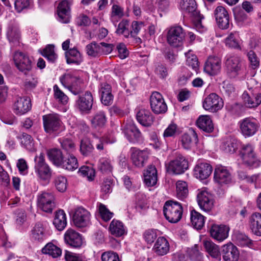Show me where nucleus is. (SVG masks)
<instances>
[{"instance_id": "26", "label": "nucleus", "mask_w": 261, "mask_h": 261, "mask_svg": "<svg viewBox=\"0 0 261 261\" xmlns=\"http://www.w3.org/2000/svg\"><path fill=\"white\" fill-rule=\"evenodd\" d=\"M47 237L48 234L43 224L41 222L36 223L31 231L32 240L37 242H42L47 238Z\"/></svg>"}, {"instance_id": "39", "label": "nucleus", "mask_w": 261, "mask_h": 261, "mask_svg": "<svg viewBox=\"0 0 261 261\" xmlns=\"http://www.w3.org/2000/svg\"><path fill=\"white\" fill-rule=\"evenodd\" d=\"M107 118L106 113L102 111L95 113L92 117L90 122L94 128H102L106 124Z\"/></svg>"}, {"instance_id": "63", "label": "nucleus", "mask_w": 261, "mask_h": 261, "mask_svg": "<svg viewBox=\"0 0 261 261\" xmlns=\"http://www.w3.org/2000/svg\"><path fill=\"white\" fill-rule=\"evenodd\" d=\"M98 210L100 216L104 221H108L112 218L113 213L110 212L104 204L100 203Z\"/></svg>"}, {"instance_id": "16", "label": "nucleus", "mask_w": 261, "mask_h": 261, "mask_svg": "<svg viewBox=\"0 0 261 261\" xmlns=\"http://www.w3.org/2000/svg\"><path fill=\"white\" fill-rule=\"evenodd\" d=\"M90 214L85 208L80 207L76 208L73 215L74 225L79 227L88 226L90 222Z\"/></svg>"}, {"instance_id": "27", "label": "nucleus", "mask_w": 261, "mask_h": 261, "mask_svg": "<svg viewBox=\"0 0 261 261\" xmlns=\"http://www.w3.org/2000/svg\"><path fill=\"white\" fill-rule=\"evenodd\" d=\"M180 7L184 14L190 17L196 18L199 14L195 0H182Z\"/></svg>"}, {"instance_id": "15", "label": "nucleus", "mask_w": 261, "mask_h": 261, "mask_svg": "<svg viewBox=\"0 0 261 261\" xmlns=\"http://www.w3.org/2000/svg\"><path fill=\"white\" fill-rule=\"evenodd\" d=\"M197 200L200 208L209 212L214 207V200L211 194L205 190L199 191L197 195Z\"/></svg>"}, {"instance_id": "19", "label": "nucleus", "mask_w": 261, "mask_h": 261, "mask_svg": "<svg viewBox=\"0 0 261 261\" xmlns=\"http://www.w3.org/2000/svg\"><path fill=\"white\" fill-rule=\"evenodd\" d=\"M221 254L224 261H238L240 256L237 247L231 243L222 246Z\"/></svg>"}, {"instance_id": "33", "label": "nucleus", "mask_w": 261, "mask_h": 261, "mask_svg": "<svg viewBox=\"0 0 261 261\" xmlns=\"http://www.w3.org/2000/svg\"><path fill=\"white\" fill-rule=\"evenodd\" d=\"M181 141L183 147L186 149H189L194 143L196 144L197 143V134L194 129L191 128L188 133L184 134L182 136Z\"/></svg>"}, {"instance_id": "21", "label": "nucleus", "mask_w": 261, "mask_h": 261, "mask_svg": "<svg viewBox=\"0 0 261 261\" xmlns=\"http://www.w3.org/2000/svg\"><path fill=\"white\" fill-rule=\"evenodd\" d=\"M221 69V60L220 58L215 56L208 57L205 62L204 70L211 75L218 74Z\"/></svg>"}, {"instance_id": "6", "label": "nucleus", "mask_w": 261, "mask_h": 261, "mask_svg": "<svg viewBox=\"0 0 261 261\" xmlns=\"http://www.w3.org/2000/svg\"><path fill=\"white\" fill-rule=\"evenodd\" d=\"M37 205L43 211L51 213L55 207V198L53 193L43 192L37 196Z\"/></svg>"}, {"instance_id": "36", "label": "nucleus", "mask_w": 261, "mask_h": 261, "mask_svg": "<svg viewBox=\"0 0 261 261\" xmlns=\"http://www.w3.org/2000/svg\"><path fill=\"white\" fill-rule=\"evenodd\" d=\"M6 35L12 45L17 46L19 44L21 35L17 27L13 25L9 26Z\"/></svg>"}, {"instance_id": "48", "label": "nucleus", "mask_w": 261, "mask_h": 261, "mask_svg": "<svg viewBox=\"0 0 261 261\" xmlns=\"http://www.w3.org/2000/svg\"><path fill=\"white\" fill-rule=\"evenodd\" d=\"M189 194L188 185L186 182L179 180L176 182V196L181 200L186 198Z\"/></svg>"}, {"instance_id": "47", "label": "nucleus", "mask_w": 261, "mask_h": 261, "mask_svg": "<svg viewBox=\"0 0 261 261\" xmlns=\"http://www.w3.org/2000/svg\"><path fill=\"white\" fill-rule=\"evenodd\" d=\"M42 252L44 254H49L54 258L60 256L62 253L61 249L51 243L47 244L42 249Z\"/></svg>"}, {"instance_id": "54", "label": "nucleus", "mask_w": 261, "mask_h": 261, "mask_svg": "<svg viewBox=\"0 0 261 261\" xmlns=\"http://www.w3.org/2000/svg\"><path fill=\"white\" fill-rule=\"evenodd\" d=\"M53 45H48L41 51V54L49 62H54L57 60L58 56L55 53Z\"/></svg>"}, {"instance_id": "29", "label": "nucleus", "mask_w": 261, "mask_h": 261, "mask_svg": "<svg viewBox=\"0 0 261 261\" xmlns=\"http://www.w3.org/2000/svg\"><path fill=\"white\" fill-rule=\"evenodd\" d=\"M100 100L105 106L111 105L113 101L114 96L112 94V88L110 85L104 83L100 85L99 90Z\"/></svg>"}, {"instance_id": "22", "label": "nucleus", "mask_w": 261, "mask_h": 261, "mask_svg": "<svg viewBox=\"0 0 261 261\" xmlns=\"http://www.w3.org/2000/svg\"><path fill=\"white\" fill-rule=\"evenodd\" d=\"M123 132L127 139L130 142H137L141 139V132L133 123H126L123 126Z\"/></svg>"}, {"instance_id": "12", "label": "nucleus", "mask_w": 261, "mask_h": 261, "mask_svg": "<svg viewBox=\"0 0 261 261\" xmlns=\"http://www.w3.org/2000/svg\"><path fill=\"white\" fill-rule=\"evenodd\" d=\"M13 60L20 71L26 73L32 69V62L27 54L19 51H15L13 55Z\"/></svg>"}, {"instance_id": "23", "label": "nucleus", "mask_w": 261, "mask_h": 261, "mask_svg": "<svg viewBox=\"0 0 261 261\" xmlns=\"http://www.w3.org/2000/svg\"><path fill=\"white\" fill-rule=\"evenodd\" d=\"M215 16L219 27L226 29L229 24V17L227 11L222 6L217 7L215 10Z\"/></svg>"}, {"instance_id": "13", "label": "nucleus", "mask_w": 261, "mask_h": 261, "mask_svg": "<svg viewBox=\"0 0 261 261\" xmlns=\"http://www.w3.org/2000/svg\"><path fill=\"white\" fill-rule=\"evenodd\" d=\"M225 65L227 73L231 77H236L240 73L241 70L240 59L236 56H227Z\"/></svg>"}, {"instance_id": "61", "label": "nucleus", "mask_w": 261, "mask_h": 261, "mask_svg": "<svg viewBox=\"0 0 261 261\" xmlns=\"http://www.w3.org/2000/svg\"><path fill=\"white\" fill-rule=\"evenodd\" d=\"M79 173L84 177H87L89 180H92L95 176L94 169L88 166H83L79 169Z\"/></svg>"}, {"instance_id": "8", "label": "nucleus", "mask_w": 261, "mask_h": 261, "mask_svg": "<svg viewBox=\"0 0 261 261\" xmlns=\"http://www.w3.org/2000/svg\"><path fill=\"white\" fill-rule=\"evenodd\" d=\"M224 105L222 99L214 93L210 94L203 101V108L206 111L215 113L221 110Z\"/></svg>"}, {"instance_id": "51", "label": "nucleus", "mask_w": 261, "mask_h": 261, "mask_svg": "<svg viewBox=\"0 0 261 261\" xmlns=\"http://www.w3.org/2000/svg\"><path fill=\"white\" fill-rule=\"evenodd\" d=\"M185 56L187 65L197 73L199 69V63L196 56L192 54L190 50L185 53Z\"/></svg>"}, {"instance_id": "49", "label": "nucleus", "mask_w": 261, "mask_h": 261, "mask_svg": "<svg viewBox=\"0 0 261 261\" xmlns=\"http://www.w3.org/2000/svg\"><path fill=\"white\" fill-rule=\"evenodd\" d=\"M130 36L136 38L137 35L140 34L143 36L146 30L145 25L142 21H134L132 23Z\"/></svg>"}, {"instance_id": "1", "label": "nucleus", "mask_w": 261, "mask_h": 261, "mask_svg": "<svg viewBox=\"0 0 261 261\" xmlns=\"http://www.w3.org/2000/svg\"><path fill=\"white\" fill-rule=\"evenodd\" d=\"M165 218L171 223H177L182 216V207L181 204L176 201H166L163 209Z\"/></svg>"}, {"instance_id": "58", "label": "nucleus", "mask_w": 261, "mask_h": 261, "mask_svg": "<svg viewBox=\"0 0 261 261\" xmlns=\"http://www.w3.org/2000/svg\"><path fill=\"white\" fill-rule=\"evenodd\" d=\"M21 144L29 151H32L34 150V143L32 137L26 133H22L20 137Z\"/></svg>"}, {"instance_id": "38", "label": "nucleus", "mask_w": 261, "mask_h": 261, "mask_svg": "<svg viewBox=\"0 0 261 261\" xmlns=\"http://www.w3.org/2000/svg\"><path fill=\"white\" fill-rule=\"evenodd\" d=\"M203 244L206 251L212 257L221 260V252L217 245L211 240H204Z\"/></svg>"}, {"instance_id": "42", "label": "nucleus", "mask_w": 261, "mask_h": 261, "mask_svg": "<svg viewBox=\"0 0 261 261\" xmlns=\"http://www.w3.org/2000/svg\"><path fill=\"white\" fill-rule=\"evenodd\" d=\"M53 224L59 231L63 230L67 225L66 214L63 210H59L56 212Z\"/></svg>"}, {"instance_id": "55", "label": "nucleus", "mask_w": 261, "mask_h": 261, "mask_svg": "<svg viewBox=\"0 0 261 261\" xmlns=\"http://www.w3.org/2000/svg\"><path fill=\"white\" fill-rule=\"evenodd\" d=\"M93 150V147L90 141L87 139H83L81 142L80 151L81 153L85 155H89Z\"/></svg>"}, {"instance_id": "56", "label": "nucleus", "mask_w": 261, "mask_h": 261, "mask_svg": "<svg viewBox=\"0 0 261 261\" xmlns=\"http://www.w3.org/2000/svg\"><path fill=\"white\" fill-rule=\"evenodd\" d=\"M87 54L89 56L96 57L101 53V46L95 42L88 44L86 47Z\"/></svg>"}, {"instance_id": "20", "label": "nucleus", "mask_w": 261, "mask_h": 261, "mask_svg": "<svg viewBox=\"0 0 261 261\" xmlns=\"http://www.w3.org/2000/svg\"><path fill=\"white\" fill-rule=\"evenodd\" d=\"M214 180L219 184H228L232 180V176L226 167L217 166L214 171Z\"/></svg>"}, {"instance_id": "11", "label": "nucleus", "mask_w": 261, "mask_h": 261, "mask_svg": "<svg viewBox=\"0 0 261 261\" xmlns=\"http://www.w3.org/2000/svg\"><path fill=\"white\" fill-rule=\"evenodd\" d=\"M93 97L91 92L86 91L84 94L80 95L76 100L75 106L82 113L89 114L92 108Z\"/></svg>"}, {"instance_id": "18", "label": "nucleus", "mask_w": 261, "mask_h": 261, "mask_svg": "<svg viewBox=\"0 0 261 261\" xmlns=\"http://www.w3.org/2000/svg\"><path fill=\"white\" fill-rule=\"evenodd\" d=\"M31 107L30 98L26 96L17 97L14 102L13 110L16 115H22L29 111Z\"/></svg>"}, {"instance_id": "44", "label": "nucleus", "mask_w": 261, "mask_h": 261, "mask_svg": "<svg viewBox=\"0 0 261 261\" xmlns=\"http://www.w3.org/2000/svg\"><path fill=\"white\" fill-rule=\"evenodd\" d=\"M191 222L196 229H201L204 225V217L200 213L193 210L191 211Z\"/></svg>"}, {"instance_id": "28", "label": "nucleus", "mask_w": 261, "mask_h": 261, "mask_svg": "<svg viewBox=\"0 0 261 261\" xmlns=\"http://www.w3.org/2000/svg\"><path fill=\"white\" fill-rule=\"evenodd\" d=\"M59 21L67 23L70 20V4L67 0L61 2L57 8Z\"/></svg>"}, {"instance_id": "57", "label": "nucleus", "mask_w": 261, "mask_h": 261, "mask_svg": "<svg viewBox=\"0 0 261 261\" xmlns=\"http://www.w3.org/2000/svg\"><path fill=\"white\" fill-rule=\"evenodd\" d=\"M54 184L58 191L64 192L67 189V180L64 176H59L55 178Z\"/></svg>"}, {"instance_id": "24", "label": "nucleus", "mask_w": 261, "mask_h": 261, "mask_svg": "<svg viewBox=\"0 0 261 261\" xmlns=\"http://www.w3.org/2000/svg\"><path fill=\"white\" fill-rule=\"evenodd\" d=\"M229 229L224 225H213L210 229L211 236L213 238L222 242L228 236Z\"/></svg>"}, {"instance_id": "46", "label": "nucleus", "mask_w": 261, "mask_h": 261, "mask_svg": "<svg viewBox=\"0 0 261 261\" xmlns=\"http://www.w3.org/2000/svg\"><path fill=\"white\" fill-rule=\"evenodd\" d=\"M109 229L112 234L120 237L124 233V228L121 222L113 220L110 223Z\"/></svg>"}, {"instance_id": "32", "label": "nucleus", "mask_w": 261, "mask_h": 261, "mask_svg": "<svg viewBox=\"0 0 261 261\" xmlns=\"http://www.w3.org/2000/svg\"><path fill=\"white\" fill-rule=\"evenodd\" d=\"M144 180L148 187L154 186L158 181L157 170L154 166L150 165L144 172Z\"/></svg>"}, {"instance_id": "53", "label": "nucleus", "mask_w": 261, "mask_h": 261, "mask_svg": "<svg viewBox=\"0 0 261 261\" xmlns=\"http://www.w3.org/2000/svg\"><path fill=\"white\" fill-rule=\"evenodd\" d=\"M98 169L103 173H111L113 169L111 161L106 158L100 159L98 163Z\"/></svg>"}, {"instance_id": "3", "label": "nucleus", "mask_w": 261, "mask_h": 261, "mask_svg": "<svg viewBox=\"0 0 261 261\" xmlns=\"http://www.w3.org/2000/svg\"><path fill=\"white\" fill-rule=\"evenodd\" d=\"M60 80L62 85L68 88L74 95H77L82 92L81 85L83 81L79 77L68 73L62 76Z\"/></svg>"}, {"instance_id": "41", "label": "nucleus", "mask_w": 261, "mask_h": 261, "mask_svg": "<svg viewBox=\"0 0 261 261\" xmlns=\"http://www.w3.org/2000/svg\"><path fill=\"white\" fill-rule=\"evenodd\" d=\"M65 57L67 64H75L79 65L83 61L82 56L79 50L75 48L70 49L66 51Z\"/></svg>"}, {"instance_id": "59", "label": "nucleus", "mask_w": 261, "mask_h": 261, "mask_svg": "<svg viewBox=\"0 0 261 261\" xmlns=\"http://www.w3.org/2000/svg\"><path fill=\"white\" fill-rule=\"evenodd\" d=\"M32 3V0H16L15 9L18 13H20L23 10L29 9Z\"/></svg>"}, {"instance_id": "4", "label": "nucleus", "mask_w": 261, "mask_h": 261, "mask_svg": "<svg viewBox=\"0 0 261 261\" xmlns=\"http://www.w3.org/2000/svg\"><path fill=\"white\" fill-rule=\"evenodd\" d=\"M240 154L243 164L246 166L256 168L260 165V161L257 158L251 145L248 144L243 145Z\"/></svg>"}, {"instance_id": "35", "label": "nucleus", "mask_w": 261, "mask_h": 261, "mask_svg": "<svg viewBox=\"0 0 261 261\" xmlns=\"http://www.w3.org/2000/svg\"><path fill=\"white\" fill-rule=\"evenodd\" d=\"M197 126L206 133H211L214 130V124L208 115H201L196 121Z\"/></svg>"}, {"instance_id": "7", "label": "nucleus", "mask_w": 261, "mask_h": 261, "mask_svg": "<svg viewBox=\"0 0 261 261\" xmlns=\"http://www.w3.org/2000/svg\"><path fill=\"white\" fill-rule=\"evenodd\" d=\"M167 168L169 172L175 174H180L188 168V162L183 155L176 153L175 159L169 163Z\"/></svg>"}, {"instance_id": "43", "label": "nucleus", "mask_w": 261, "mask_h": 261, "mask_svg": "<svg viewBox=\"0 0 261 261\" xmlns=\"http://www.w3.org/2000/svg\"><path fill=\"white\" fill-rule=\"evenodd\" d=\"M47 155L53 164L58 167L62 165L64 157L61 150L57 148L51 149L48 151Z\"/></svg>"}, {"instance_id": "5", "label": "nucleus", "mask_w": 261, "mask_h": 261, "mask_svg": "<svg viewBox=\"0 0 261 261\" xmlns=\"http://www.w3.org/2000/svg\"><path fill=\"white\" fill-rule=\"evenodd\" d=\"M43 122L44 130L46 133L51 134L60 130L62 122L60 116L56 113H51L43 116Z\"/></svg>"}, {"instance_id": "45", "label": "nucleus", "mask_w": 261, "mask_h": 261, "mask_svg": "<svg viewBox=\"0 0 261 261\" xmlns=\"http://www.w3.org/2000/svg\"><path fill=\"white\" fill-rule=\"evenodd\" d=\"M60 167L70 171L76 170L79 167L77 159L73 155H69L67 159H64Z\"/></svg>"}, {"instance_id": "25", "label": "nucleus", "mask_w": 261, "mask_h": 261, "mask_svg": "<svg viewBox=\"0 0 261 261\" xmlns=\"http://www.w3.org/2000/svg\"><path fill=\"white\" fill-rule=\"evenodd\" d=\"M64 240L69 245L77 248L82 244V239L80 234L74 230L69 228L64 234Z\"/></svg>"}, {"instance_id": "62", "label": "nucleus", "mask_w": 261, "mask_h": 261, "mask_svg": "<svg viewBox=\"0 0 261 261\" xmlns=\"http://www.w3.org/2000/svg\"><path fill=\"white\" fill-rule=\"evenodd\" d=\"M60 142L63 149L68 152H72L75 149L74 142L69 138L60 139Z\"/></svg>"}, {"instance_id": "9", "label": "nucleus", "mask_w": 261, "mask_h": 261, "mask_svg": "<svg viewBox=\"0 0 261 261\" xmlns=\"http://www.w3.org/2000/svg\"><path fill=\"white\" fill-rule=\"evenodd\" d=\"M185 37V33L181 27H173L170 28L168 32L167 42L173 47H178L182 44Z\"/></svg>"}, {"instance_id": "10", "label": "nucleus", "mask_w": 261, "mask_h": 261, "mask_svg": "<svg viewBox=\"0 0 261 261\" xmlns=\"http://www.w3.org/2000/svg\"><path fill=\"white\" fill-rule=\"evenodd\" d=\"M240 128L242 134L245 137L253 136L259 128V123L252 117H247L239 122Z\"/></svg>"}, {"instance_id": "2", "label": "nucleus", "mask_w": 261, "mask_h": 261, "mask_svg": "<svg viewBox=\"0 0 261 261\" xmlns=\"http://www.w3.org/2000/svg\"><path fill=\"white\" fill-rule=\"evenodd\" d=\"M35 172L38 178L42 180H48L52 175V170L49 166L45 162L44 156L41 153L39 156L35 158Z\"/></svg>"}, {"instance_id": "34", "label": "nucleus", "mask_w": 261, "mask_h": 261, "mask_svg": "<svg viewBox=\"0 0 261 261\" xmlns=\"http://www.w3.org/2000/svg\"><path fill=\"white\" fill-rule=\"evenodd\" d=\"M169 248L167 240L163 237H161L158 238L155 242L153 250L159 255H164L169 252Z\"/></svg>"}, {"instance_id": "30", "label": "nucleus", "mask_w": 261, "mask_h": 261, "mask_svg": "<svg viewBox=\"0 0 261 261\" xmlns=\"http://www.w3.org/2000/svg\"><path fill=\"white\" fill-rule=\"evenodd\" d=\"M136 118L139 123L144 126H151L154 121V117L149 110L140 109L137 113Z\"/></svg>"}, {"instance_id": "17", "label": "nucleus", "mask_w": 261, "mask_h": 261, "mask_svg": "<svg viewBox=\"0 0 261 261\" xmlns=\"http://www.w3.org/2000/svg\"><path fill=\"white\" fill-rule=\"evenodd\" d=\"M130 158L133 165L138 168H142L148 159V153L145 150H140L135 147L130 149Z\"/></svg>"}, {"instance_id": "40", "label": "nucleus", "mask_w": 261, "mask_h": 261, "mask_svg": "<svg viewBox=\"0 0 261 261\" xmlns=\"http://www.w3.org/2000/svg\"><path fill=\"white\" fill-rule=\"evenodd\" d=\"M242 98L247 107L255 108L261 103V93L251 96L247 92H244L242 94Z\"/></svg>"}, {"instance_id": "52", "label": "nucleus", "mask_w": 261, "mask_h": 261, "mask_svg": "<svg viewBox=\"0 0 261 261\" xmlns=\"http://www.w3.org/2000/svg\"><path fill=\"white\" fill-rule=\"evenodd\" d=\"M129 21L125 19H123L118 25L116 31V33L119 35H123L125 38H128L130 36V31L129 30Z\"/></svg>"}, {"instance_id": "64", "label": "nucleus", "mask_w": 261, "mask_h": 261, "mask_svg": "<svg viewBox=\"0 0 261 261\" xmlns=\"http://www.w3.org/2000/svg\"><path fill=\"white\" fill-rule=\"evenodd\" d=\"M247 57L250 66L253 69L257 68L259 65V60L256 54L253 50H250L247 53Z\"/></svg>"}, {"instance_id": "14", "label": "nucleus", "mask_w": 261, "mask_h": 261, "mask_svg": "<svg viewBox=\"0 0 261 261\" xmlns=\"http://www.w3.org/2000/svg\"><path fill=\"white\" fill-rule=\"evenodd\" d=\"M150 103L151 110L155 114H163L167 110V106L159 92H154L152 93Z\"/></svg>"}, {"instance_id": "31", "label": "nucleus", "mask_w": 261, "mask_h": 261, "mask_svg": "<svg viewBox=\"0 0 261 261\" xmlns=\"http://www.w3.org/2000/svg\"><path fill=\"white\" fill-rule=\"evenodd\" d=\"M194 175L200 179L207 178L212 173V167L206 163H201L198 164L195 167Z\"/></svg>"}, {"instance_id": "37", "label": "nucleus", "mask_w": 261, "mask_h": 261, "mask_svg": "<svg viewBox=\"0 0 261 261\" xmlns=\"http://www.w3.org/2000/svg\"><path fill=\"white\" fill-rule=\"evenodd\" d=\"M249 227L252 232L261 236V214L254 213L249 218Z\"/></svg>"}, {"instance_id": "60", "label": "nucleus", "mask_w": 261, "mask_h": 261, "mask_svg": "<svg viewBox=\"0 0 261 261\" xmlns=\"http://www.w3.org/2000/svg\"><path fill=\"white\" fill-rule=\"evenodd\" d=\"M101 261H121L117 253L113 251L103 252L101 255Z\"/></svg>"}, {"instance_id": "50", "label": "nucleus", "mask_w": 261, "mask_h": 261, "mask_svg": "<svg viewBox=\"0 0 261 261\" xmlns=\"http://www.w3.org/2000/svg\"><path fill=\"white\" fill-rule=\"evenodd\" d=\"M233 239L236 243L241 246H250L252 241L245 234L240 232H236L233 235Z\"/></svg>"}]
</instances>
